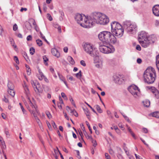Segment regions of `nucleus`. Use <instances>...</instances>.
Returning <instances> with one entry per match:
<instances>
[{
  "instance_id": "7",
  "label": "nucleus",
  "mask_w": 159,
  "mask_h": 159,
  "mask_svg": "<svg viewBox=\"0 0 159 159\" xmlns=\"http://www.w3.org/2000/svg\"><path fill=\"white\" fill-rule=\"evenodd\" d=\"M124 28L129 33H131L135 30L137 28L136 25L131 23L129 21H126L124 23Z\"/></svg>"
},
{
  "instance_id": "35",
  "label": "nucleus",
  "mask_w": 159,
  "mask_h": 159,
  "mask_svg": "<svg viewBox=\"0 0 159 159\" xmlns=\"http://www.w3.org/2000/svg\"><path fill=\"white\" fill-rule=\"evenodd\" d=\"M27 108L30 111V112L34 116H35V115H37L36 113V111L35 110H32L31 111L30 109H29V107H27ZM37 112V111H36Z\"/></svg>"
},
{
  "instance_id": "26",
  "label": "nucleus",
  "mask_w": 159,
  "mask_h": 159,
  "mask_svg": "<svg viewBox=\"0 0 159 159\" xmlns=\"http://www.w3.org/2000/svg\"><path fill=\"white\" fill-rule=\"evenodd\" d=\"M8 93L12 97H14L15 95V92L14 90L8 89Z\"/></svg>"
},
{
  "instance_id": "64",
  "label": "nucleus",
  "mask_w": 159,
  "mask_h": 159,
  "mask_svg": "<svg viewBox=\"0 0 159 159\" xmlns=\"http://www.w3.org/2000/svg\"><path fill=\"white\" fill-rule=\"evenodd\" d=\"M36 120L39 126H40V125L41 124V122H40V120L39 119Z\"/></svg>"
},
{
  "instance_id": "4",
  "label": "nucleus",
  "mask_w": 159,
  "mask_h": 159,
  "mask_svg": "<svg viewBox=\"0 0 159 159\" xmlns=\"http://www.w3.org/2000/svg\"><path fill=\"white\" fill-rule=\"evenodd\" d=\"M149 38L147 33L144 31H142L139 34L138 40L139 43L144 48L147 47L150 43Z\"/></svg>"
},
{
  "instance_id": "39",
  "label": "nucleus",
  "mask_w": 159,
  "mask_h": 159,
  "mask_svg": "<svg viewBox=\"0 0 159 159\" xmlns=\"http://www.w3.org/2000/svg\"><path fill=\"white\" fill-rule=\"evenodd\" d=\"M14 58L16 64H19V62L17 57L16 56H14Z\"/></svg>"
},
{
  "instance_id": "2",
  "label": "nucleus",
  "mask_w": 159,
  "mask_h": 159,
  "mask_svg": "<svg viewBox=\"0 0 159 159\" xmlns=\"http://www.w3.org/2000/svg\"><path fill=\"white\" fill-rule=\"evenodd\" d=\"M100 40L103 43L115 44L116 42V39L115 36L110 32L103 31L100 32L98 35Z\"/></svg>"
},
{
  "instance_id": "11",
  "label": "nucleus",
  "mask_w": 159,
  "mask_h": 159,
  "mask_svg": "<svg viewBox=\"0 0 159 159\" xmlns=\"http://www.w3.org/2000/svg\"><path fill=\"white\" fill-rule=\"evenodd\" d=\"M111 31L114 30H119L123 29L122 27L120 24L116 21L112 22L111 24Z\"/></svg>"
},
{
  "instance_id": "51",
  "label": "nucleus",
  "mask_w": 159,
  "mask_h": 159,
  "mask_svg": "<svg viewBox=\"0 0 159 159\" xmlns=\"http://www.w3.org/2000/svg\"><path fill=\"white\" fill-rule=\"evenodd\" d=\"M80 64L84 66H86V64L84 61L81 60L80 61Z\"/></svg>"
},
{
  "instance_id": "62",
  "label": "nucleus",
  "mask_w": 159,
  "mask_h": 159,
  "mask_svg": "<svg viewBox=\"0 0 159 159\" xmlns=\"http://www.w3.org/2000/svg\"><path fill=\"white\" fill-rule=\"evenodd\" d=\"M140 139L145 145H146L147 147L148 146V145L146 143V142L144 140L141 138H140Z\"/></svg>"
},
{
  "instance_id": "49",
  "label": "nucleus",
  "mask_w": 159,
  "mask_h": 159,
  "mask_svg": "<svg viewBox=\"0 0 159 159\" xmlns=\"http://www.w3.org/2000/svg\"><path fill=\"white\" fill-rule=\"evenodd\" d=\"M32 36L31 35H29L27 37L26 39L27 41H31L32 40Z\"/></svg>"
},
{
  "instance_id": "8",
  "label": "nucleus",
  "mask_w": 159,
  "mask_h": 159,
  "mask_svg": "<svg viewBox=\"0 0 159 159\" xmlns=\"http://www.w3.org/2000/svg\"><path fill=\"white\" fill-rule=\"evenodd\" d=\"M84 48V51L91 56L94 57L97 56V54L95 52L94 48L93 49L92 46L90 44H85Z\"/></svg>"
},
{
  "instance_id": "48",
  "label": "nucleus",
  "mask_w": 159,
  "mask_h": 159,
  "mask_svg": "<svg viewBox=\"0 0 159 159\" xmlns=\"http://www.w3.org/2000/svg\"><path fill=\"white\" fill-rule=\"evenodd\" d=\"M105 156L106 159H111L108 153H105Z\"/></svg>"
},
{
  "instance_id": "18",
  "label": "nucleus",
  "mask_w": 159,
  "mask_h": 159,
  "mask_svg": "<svg viewBox=\"0 0 159 159\" xmlns=\"http://www.w3.org/2000/svg\"><path fill=\"white\" fill-rule=\"evenodd\" d=\"M7 87L8 89L14 90V86L13 84L11 82L9 81L7 84Z\"/></svg>"
},
{
  "instance_id": "57",
  "label": "nucleus",
  "mask_w": 159,
  "mask_h": 159,
  "mask_svg": "<svg viewBox=\"0 0 159 159\" xmlns=\"http://www.w3.org/2000/svg\"><path fill=\"white\" fill-rule=\"evenodd\" d=\"M117 157L119 159H123V156L120 154H118L117 155Z\"/></svg>"
},
{
  "instance_id": "42",
  "label": "nucleus",
  "mask_w": 159,
  "mask_h": 159,
  "mask_svg": "<svg viewBox=\"0 0 159 159\" xmlns=\"http://www.w3.org/2000/svg\"><path fill=\"white\" fill-rule=\"evenodd\" d=\"M47 17L48 19L50 21H52V18L50 14L48 13L47 14Z\"/></svg>"
},
{
  "instance_id": "12",
  "label": "nucleus",
  "mask_w": 159,
  "mask_h": 159,
  "mask_svg": "<svg viewBox=\"0 0 159 159\" xmlns=\"http://www.w3.org/2000/svg\"><path fill=\"white\" fill-rule=\"evenodd\" d=\"M112 33V34L115 35L116 36L119 37H121L123 35L124 33V29H122L119 30H114L111 31Z\"/></svg>"
},
{
  "instance_id": "30",
  "label": "nucleus",
  "mask_w": 159,
  "mask_h": 159,
  "mask_svg": "<svg viewBox=\"0 0 159 159\" xmlns=\"http://www.w3.org/2000/svg\"><path fill=\"white\" fill-rule=\"evenodd\" d=\"M122 115L123 116L125 119L128 122H131V121L129 120L128 117H127L126 115L124 114V113L122 114Z\"/></svg>"
},
{
  "instance_id": "17",
  "label": "nucleus",
  "mask_w": 159,
  "mask_h": 159,
  "mask_svg": "<svg viewBox=\"0 0 159 159\" xmlns=\"http://www.w3.org/2000/svg\"><path fill=\"white\" fill-rule=\"evenodd\" d=\"M23 87L24 89L25 93L26 96L27 98L28 99V98H30L29 96H30V93L28 87L25 84V86H24Z\"/></svg>"
},
{
  "instance_id": "3",
  "label": "nucleus",
  "mask_w": 159,
  "mask_h": 159,
  "mask_svg": "<svg viewBox=\"0 0 159 159\" xmlns=\"http://www.w3.org/2000/svg\"><path fill=\"white\" fill-rule=\"evenodd\" d=\"M144 81L148 84L153 83L155 79L156 72L152 68H148L144 71L143 75Z\"/></svg>"
},
{
  "instance_id": "58",
  "label": "nucleus",
  "mask_w": 159,
  "mask_h": 159,
  "mask_svg": "<svg viewBox=\"0 0 159 159\" xmlns=\"http://www.w3.org/2000/svg\"><path fill=\"white\" fill-rule=\"evenodd\" d=\"M34 29L37 32H39V29L37 25L34 26Z\"/></svg>"
},
{
  "instance_id": "14",
  "label": "nucleus",
  "mask_w": 159,
  "mask_h": 159,
  "mask_svg": "<svg viewBox=\"0 0 159 159\" xmlns=\"http://www.w3.org/2000/svg\"><path fill=\"white\" fill-rule=\"evenodd\" d=\"M151 92L156 98H159V92L155 87L152 88Z\"/></svg>"
},
{
  "instance_id": "29",
  "label": "nucleus",
  "mask_w": 159,
  "mask_h": 159,
  "mask_svg": "<svg viewBox=\"0 0 159 159\" xmlns=\"http://www.w3.org/2000/svg\"><path fill=\"white\" fill-rule=\"evenodd\" d=\"M37 44L39 46H41L43 44L42 41L39 39H37L36 40Z\"/></svg>"
},
{
  "instance_id": "47",
  "label": "nucleus",
  "mask_w": 159,
  "mask_h": 159,
  "mask_svg": "<svg viewBox=\"0 0 159 159\" xmlns=\"http://www.w3.org/2000/svg\"><path fill=\"white\" fill-rule=\"evenodd\" d=\"M91 141L92 142V143H93V145L94 147H95L97 144L96 141L95 140H94L93 139V140H91Z\"/></svg>"
},
{
  "instance_id": "21",
  "label": "nucleus",
  "mask_w": 159,
  "mask_h": 159,
  "mask_svg": "<svg viewBox=\"0 0 159 159\" xmlns=\"http://www.w3.org/2000/svg\"><path fill=\"white\" fill-rule=\"evenodd\" d=\"M19 105L20 106V107L21 108V109L22 110V111L23 112V114L24 115V116L25 117L27 116V112L26 110L24 109L23 106H22V105L21 104V103H20Z\"/></svg>"
},
{
  "instance_id": "10",
  "label": "nucleus",
  "mask_w": 159,
  "mask_h": 159,
  "mask_svg": "<svg viewBox=\"0 0 159 159\" xmlns=\"http://www.w3.org/2000/svg\"><path fill=\"white\" fill-rule=\"evenodd\" d=\"M31 84L34 89L35 91L37 93H41L42 90L41 87V86L39 82L36 80H31Z\"/></svg>"
},
{
  "instance_id": "23",
  "label": "nucleus",
  "mask_w": 159,
  "mask_h": 159,
  "mask_svg": "<svg viewBox=\"0 0 159 159\" xmlns=\"http://www.w3.org/2000/svg\"><path fill=\"white\" fill-rule=\"evenodd\" d=\"M67 59L69 62L72 65H73L75 64V62L73 59V58L70 56L68 57Z\"/></svg>"
},
{
  "instance_id": "41",
  "label": "nucleus",
  "mask_w": 159,
  "mask_h": 159,
  "mask_svg": "<svg viewBox=\"0 0 159 159\" xmlns=\"http://www.w3.org/2000/svg\"><path fill=\"white\" fill-rule=\"evenodd\" d=\"M81 71L80 70L79 72L75 74V76L77 78L80 77L81 76Z\"/></svg>"
},
{
  "instance_id": "28",
  "label": "nucleus",
  "mask_w": 159,
  "mask_h": 159,
  "mask_svg": "<svg viewBox=\"0 0 159 159\" xmlns=\"http://www.w3.org/2000/svg\"><path fill=\"white\" fill-rule=\"evenodd\" d=\"M95 106L96 107V109L99 113H101L102 112V110L98 105H97Z\"/></svg>"
},
{
  "instance_id": "61",
  "label": "nucleus",
  "mask_w": 159,
  "mask_h": 159,
  "mask_svg": "<svg viewBox=\"0 0 159 159\" xmlns=\"http://www.w3.org/2000/svg\"><path fill=\"white\" fill-rule=\"evenodd\" d=\"M142 60L141 59L139 58L137 59V62L139 64H140L142 62Z\"/></svg>"
},
{
  "instance_id": "13",
  "label": "nucleus",
  "mask_w": 159,
  "mask_h": 159,
  "mask_svg": "<svg viewBox=\"0 0 159 159\" xmlns=\"http://www.w3.org/2000/svg\"><path fill=\"white\" fill-rule=\"evenodd\" d=\"M152 11L153 14L156 16H159V5L154 6L152 8Z\"/></svg>"
},
{
  "instance_id": "45",
  "label": "nucleus",
  "mask_w": 159,
  "mask_h": 159,
  "mask_svg": "<svg viewBox=\"0 0 159 159\" xmlns=\"http://www.w3.org/2000/svg\"><path fill=\"white\" fill-rule=\"evenodd\" d=\"M43 61L45 62H45H46L48 60V58L46 56H44L43 57Z\"/></svg>"
},
{
  "instance_id": "59",
  "label": "nucleus",
  "mask_w": 159,
  "mask_h": 159,
  "mask_svg": "<svg viewBox=\"0 0 159 159\" xmlns=\"http://www.w3.org/2000/svg\"><path fill=\"white\" fill-rule=\"evenodd\" d=\"M143 131L145 133H147L148 132L147 129L145 128H144L143 129Z\"/></svg>"
},
{
  "instance_id": "9",
  "label": "nucleus",
  "mask_w": 159,
  "mask_h": 159,
  "mask_svg": "<svg viewBox=\"0 0 159 159\" xmlns=\"http://www.w3.org/2000/svg\"><path fill=\"white\" fill-rule=\"evenodd\" d=\"M129 92L135 98H137L139 94V89L135 85H132L128 88Z\"/></svg>"
},
{
  "instance_id": "46",
  "label": "nucleus",
  "mask_w": 159,
  "mask_h": 159,
  "mask_svg": "<svg viewBox=\"0 0 159 159\" xmlns=\"http://www.w3.org/2000/svg\"><path fill=\"white\" fill-rule=\"evenodd\" d=\"M58 75H59V77L60 79L61 80H62V81H63L65 80V78L62 75H60L59 74H58Z\"/></svg>"
},
{
  "instance_id": "16",
  "label": "nucleus",
  "mask_w": 159,
  "mask_h": 159,
  "mask_svg": "<svg viewBox=\"0 0 159 159\" xmlns=\"http://www.w3.org/2000/svg\"><path fill=\"white\" fill-rule=\"evenodd\" d=\"M51 53L52 54L57 58H58L60 56V53L58 52L57 50L55 48H52L51 49Z\"/></svg>"
},
{
  "instance_id": "55",
  "label": "nucleus",
  "mask_w": 159,
  "mask_h": 159,
  "mask_svg": "<svg viewBox=\"0 0 159 159\" xmlns=\"http://www.w3.org/2000/svg\"><path fill=\"white\" fill-rule=\"evenodd\" d=\"M110 154L111 155H113L114 154V152L111 149H110L109 150Z\"/></svg>"
},
{
  "instance_id": "19",
  "label": "nucleus",
  "mask_w": 159,
  "mask_h": 159,
  "mask_svg": "<svg viewBox=\"0 0 159 159\" xmlns=\"http://www.w3.org/2000/svg\"><path fill=\"white\" fill-rule=\"evenodd\" d=\"M84 111L88 119H90V112L87 108L84 109Z\"/></svg>"
},
{
  "instance_id": "54",
  "label": "nucleus",
  "mask_w": 159,
  "mask_h": 159,
  "mask_svg": "<svg viewBox=\"0 0 159 159\" xmlns=\"http://www.w3.org/2000/svg\"><path fill=\"white\" fill-rule=\"evenodd\" d=\"M136 48L138 51H140L141 50V48L140 46L139 45H137L136 46Z\"/></svg>"
},
{
  "instance_id": "56",
  "label": "nucleus",
  "mask_w": 159,
  "mask_h": 159,
  "mask_svg": "<svg viewBox=\"0 0 159 159\" xmlns=\"http://www.w3.org/2000/svg\"><path fill=\"white\" fill-rule=\"evenodd\" d=\"M52 124V126L54 129H56L57 128L56 125L54 121H53Z\"/></svg>"
},
{
  "instance_id": "25",
  "label": "nucleus",
  "mask_w": 159,
  "mask_h": 159,
  "mask_svg": "<svg viewBox=\"0 0 159 159\" xmlns=\"http://www.w3.org/2000/svg\"><path fill=\"white\" fill-rule=\"evenodd\" d=\"M9 40L12 46H13L14 48H16L17 46L15 44V43L13 39L11 38H9Z\"/></svg>"
},
{
  "instance_id": "1",
  "label": "nucleus",
  "mask_w": 159,
  "mask_h": 159,
  "mask_svg": "<svg viewBox=\"0 0 159 159\" xmlns=\"http://www.w3.org/2000/svg\"><path fill=\"white\" fill-rule=\"evenodd\" d=\"M109 19L105 15L100 12H94L93 13L90 20H88L87 19L85 20V27H90L94 25L95 23L105 25L109 22Z\"/></svg>"
},
{
  "instance_id": "50",
  "label": "nucleus",
  "mask_w": 159,
  "mask_h": 159,
  "mask_svg": "<svg viewBox=\"0 0 159 159\" xmlns=\"http://www.w3.org/2000/svg\"><path fill=\"white\" fill-rule=\"evenodd\" d=\"M27 74L28 75H30L31 74V70L30 68H29L27 70Z\"/></svg>"
},
{
  "instance_id": "31",
  "label": "nucleus",
  "mask_w": 159,
  "mask_h": 159,
  "mask_svg": "<svg viewBox=\"0 0 159 159\" xmlns=\"http://www.w3.org/2000/svg\"><path fill=\"white\" fill-rule=\"evenodd\" d=\"M69 99L70 101L71 102L72 104L74 105L75 107H76V105L75 104V102L74 101L73 99L71 96H70L69 97Z\"/></svg>"
},
{
  "instance_id": "37",
  "label": "nucleus",
  "mask_w": 159,
  "mask_h": 159,
  "mask_svg": "<svg viewBox=\"0 0 159 159\" xmlns=\"http://www.w3.org/2000/svg\"><path fill=\"white\" fill-rule=\"evenodd\" d=\"M46 114L47 116L50 119L52 117V116L50 113V112L48 111H46Z\"/></svg>"
},
{
  "instance_id": "33",
  "label": "nucleus",
  "mask_w": 159,
  "mask_h": 159,
  "mask_svg": "<svg viewBox=\"0 0 159 159\" xmlns=\"http://www.w3.org/2000/svg\"><path fill=\"white\" fill-rule=\"evenodd\" d=\"M86 125H87V126L88 127V128L89 129V130L90 132V133L92 134V129L90 127V126L89 123L87 121H86Z\"/></svg>"
},
{
  "instance_id": "40",
  "label": "nucleus",
  "mask_w": 159,
  "mask_h": 159,
  "mask_svg": "<svg viewBox=\"0 0 159 159\" xmlns=\"http://www.w3.org/2000/svg\"><path fill=\"white\" fill-rule=\"evenodd\" d=\"M67 78L68 80H70V81H75L74 79L72 76H70L69 75H67Z\"/></svg>"
},
{
  "instance_id": "24",
  "label": "nucleus",
  "mask_w": 159,
  "mask_h": 159,
  "mask_svg": "<svg viewBox=\"0 0 159 159\" xmlns=\"http://www.w3.org/2000/svg\"><path fill=\"white\" fill-rule=\"evenodd\" d=\"M28 101L29 102V104L30 105V106L32 108H34L35 109V111H37V113H38V112L37 110H36V108L35 106L31 102V101L30 100V98H28Z\"/></svg>"
},
{
  "instance_id": "22",
  "label": "nucleus",
  "mask_w": 159,
  "mask_h": 159,
  "mask_svg": "<svg viewBox=\"0 0 159 159\" xmlns=\"http://www.w3.org/2000/svg\"><path fill=\"white\" fill-rule=\"evenodd\" d=\"M156 64L157 68L159 71V54L156 57Z\"/></svg>"
},
{
  "instance_id": "6",
  "label": "nucleus",
  "mask_w": 159,
  "mask_h": 159,
  "mask_svg": "<svg viewBox=\"0 0 159 159\" xmlns=\"http://www.w3.org/2000/svg\"><path fill=\"white\" fill-rule=\"evenodd\" d=\"M91 17V16L89 17H86L84 15L82 16L81 14L78 13L75 15V18L78 23L80 24L81 26L87 28V27H85L86 24L85 20L86 19H87L88 20H89Z\"/></svg>"
},
{
  "instance_id": "63",
  "label": "nucleus",
  "mask_w": 159,
  "mask_h": 159,
  "mask_svg": "<svg viewBox=\"0 0 159 159\" xmlns=\"http://www.w3.org/2000/svg\"><path fill=\"white\" fill-rule=\"evenodd\" d=\"M44 80V81L46 82V83H48L49 82V80H48V79L45 76H44V77H43V78Z\"/></svg>"
},
{
  "instance_id": "52",
  "label": "nucleus",
  "mask_w": 159,
  "mask_h": 159,
  "mask_svg": "<svg viewBox=\"0 0 159 159\" xmlns=\"http://www.w3.org/2000/svg\"><path fill=\"white\" fill-rule=\"evenodd\" d=\"M44 76V75H43V76L39 75L38 76V78L39 80H42Z\"/></svg>"
},
{
  "instance_id": "15",
  "label": "nucleus",
  "mask_w": 159,
  "mask_h": 159,
  "mask_svg": "<svg viewBox=\"0 0 159 159\" xmlns=\"http://www.w3.org/2000/svg\"><path fill=\"white\" fill-rule=\"evenodd\" d=\"M114 80L115 82L118 84H121L122 82V80H123L121 78L117 75H115L113 76Z\"/></svg>"
},
{
  "instance_id": "5",
  "label": "nucleus",
  "mask_w": 159,
  "mask_h": 159,
  "mask_svg": "<svg viewBox=\"0 0 159 159\" xmlns=\"http://www.w3.org/2000/svg\"><path fill=\"white\" fill-rule=\"evenodd\" d=\"M103 44V45L100 46L99 47V50L101 52L104 54H109L114 52V48L109 43Z\"/></svg>"
},
{
  "instance_id": "43",
  "label": "nucleus",
  "mask_w": 159,
  "mask_h": 159,
  "mask_svg": "<svg viewBox=\"0 0 159 159\" xmlns=\"http://www.w3.org/2000/svg\"><path fill=\"white\" fill-rule=\"evenodd\" d=\"M2 101H4L6 103L9 102V100L5 96H4V98L2 99Z\"/></svg>"
},
{
  "instance_id": "38",
  "label": "nucleus",
  "mask_w": 159,
  "mask_h": 159,
  "mask_svg": "<svg viewBox=\"0 0 159 159\" xmlns=\"http://www.w3.org/2000/svg\"><path fill=\"white\" fill-rule=\"evenodd\" d=\"M61 94L62 98H64L65 100H67V98L64 93L62 92L61 93Z\"/></svg>"
},
{
  "instance_id": "53",
  "label": "nucleus",
  "mask_w": 159,
  "mask_h": 159,
  "mask_svg": "<svg viewBox=\"0 0 159 159\" xmlns=\"http://www.w3.org/2000/svg\"><path fill=\"white\" fill-rule=\"evenodd\" d=\"M76 153H77V154L78 156V158L79 159H80L81 158V156H80V152L78 150H76Z\"/></svg>"
},
{
  "instance_id": "34",
  "label": "nucleus",
  "mask_w": 159,
  "mask_h": 159,
  "mask_svg": "<svg viewBox=\"0 0 159 159\" xmlns=\"http://www.w3.org/2000/svg\"><path fill=\"white\" fill-rule=\"evenodd\" d=\"M30 53L32 55H33L34 54L35 52V49L34 48L31 47L30 49Z\"/></svg>"
},
{
  "instance_id": "36",
  "label": "nucleus",
  "mask_w": 159,
  "mask_h": 159,
  "mask_svg": "<svg viewBox=\"0 0 159 159\" xmlns=\"http://www.w3.org/2000/svg\"><path fill=\"white\" fill-rule=\"evenodd\" d=\"M71 112L76 117L78 116V114L76 111L75 110H73L72 111L71 110Z\"/></svg>"
},
{
  "instance_id": "44",
  "label": "nucleus",
  "mask_w": 159,
  "mask_h": 159,
  "mask_svg": "<svg viewBox=\"0 0 159 159\" xmlns=\"http://www.w3.org/2000/svg\"><path fill=\"white\" fill-rule=\"evenodd\" d=\"M18 29V26L16 24H15L13 26V30L14 31H16Z\"/></svg>"
},
{
  "instance_id": "20",
  "label": "nucleus",
  "mask_w": 159,
  "mask_h": 159,
  "mask_svg": "<svg viewBox=\"0 0 159 159\" xmlns=\"http://www.w3.org/2000/svg\"><path fill=\"white\" fill-rule=\"evenodd\" d=\"M151 115L153 117H154L156 118H159V111H155L153 112L151 114Z\"/></svg>"
},
{
  "instance_id": "27",
  "label": "nucleus",
  "mask_w": 159,
  "mask_h": 159,
  "mask_svg": "<svg viewBox=\"0 0 159 159\" xmlns=\"http://www.w3.org/2000/svg\"><path fill=\"white\" fill-rule=\"evenodd\" d=\"M143 102L144 106L147 107H148L150 105V102L148 100H146L145 101Z\"/></svg>"
},
{
  "instance_id": "32",
  "label": "nucleus",
  "mask_w": 159,
  "mask_h": 159,
  "mask_svg": "<svg viewBox=\"0 0 159 159\" xmlns=\"http://www.w3.org/2000/svg\"><path fill=\"white\" fill-rule=\"evenodd\" d=\"M1 143H2V152H3V149H5L6 148V145L5 144V142L3 141H2V142H1Z\"/></svg>"
},
{
  "instance_id": "60",
  "label": "nucleus",
  "mask_w": 159,
  "mask_h": 159,
  "mask_svg": "<svg viewBox=\"0 0 159 159\" xmlns=\"http://www.w3.org/2000/svg\"><path fill=\"white\" fill-rule=\"evenodd\" d=\"M59 102L58 103H60L61 104H63V102L62 100V99L60 97H59Z\"/></svg>"
}]
</instances>
